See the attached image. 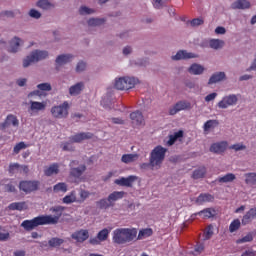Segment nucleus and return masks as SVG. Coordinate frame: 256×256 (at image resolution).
Returning <instances> with one entry per match:
<instances>
[{
	"label": "nucleus",
	"mask_w": 256,
	"mask_h": 256,
	"mask_svg": "<svg viewBox=\"0 0 256 256\" xmlns=\"http://www.w3.org/2000/svg\"><path fill=\"white\" fill-rule=\"evenodd\" d=\"M54 213H59L58 216H51V215H40L38 217H34L31 220H24L21 223V227L25 229V231H33L36 227L41 225H57L59 223V219L61 217V213L65 211V207L63 206H56L53 208Z\"/></svg>",
	"instance_id": "f257e3e1"
},
{
	"label": "nucleus",
	"mask_w": 256,
	"mask_h": 256,
	"mask_svg": "<svg viewBox=\"0 0 256 256\" xmlns=\"http://www.w3.org/2000/svg\"><path fill=\"white\" fill-rule=\"evenodd\" d=\"M137 239L136 228H117L112 233V241L116 245H127Z\"/></svg>",
	"instance_id": "f03ea898"
},
{
	"label": "nucleus",
	"mask_w": 256,
	"mask_h": 256,
	"mask_svg": "<svg viewBox=\"0 0 256 256\" xmlns=\"http://www.w3.org/2000/svg\"><path fill=\"white\" fill-rule=\"evenodd\" d=\"M165 155H167V148L158 145L150 152V167L152 169H161L163 161H165Z\"/></svg>",
	"instance_id": "7ed1b4c3"
},
{
	"label": "nucleus",
	"mask_w": 256,
	"mask_h": 256,
	"mask_svg": "<svg viewBox=\"0 0 256 256\" xmlns=\"http://www.w3.org/2000/svg\"><path fill=\"white\" fill-rule=\"evenodd\" d=\"M48 57L49 52L45 50H35L23 60V67L27 68L32 63H39V61H43V59H47Z\"/></svg>",
	"instance_id": "20e7f679"
},
{
	"label": "nucleus",
	"mask_w": 256,
	"mask_h": 256,
	"mask_svg": "<svg viewBox=\"0 0 256 256\" xmlns=\"http://www.w3.org/2000/svg\"><path fill=\"white\" fill-rule=\"evenodd\" d=\"M137 85V79L134 77H121L115 80L114 87L118 89V91H129V89H133Z\"/></svg>",
	"instance_id": "39448f33"
},
{
	"label": "nucleus",
	"mask_w": 256,
	"mask_h": 256,
	"mask_svg": "<svg viewBox=\"0 0 256 256\" xmlns=\"http://www.w3.org/2000/svg\"><path fill=\"white\" fill-rule=\"evenodd\" d=\"M69 102L64 101L58 106L51 108V115L54 119H67L69 117Z\"/></svg>",
	"instance_id": "423d86ee"
},
{
	"label": "nucleus",
	"mask_w": 256,
	"mask_h": 256,
	"mask_svg": "<svg viewBox=\"0 0 256 256\" xmlns=\"http://www.w3.org/2000/svg\"><path fill=\"white\" fill-rule=\"evenodd\" d=\"M39 185L40 183L37 180H22L19 183V189L26 195H29L30 193L39 191Z\"/></svg>",
	"instance_id": "0eeeda50"
},
{
	"label": "nucleus",
	"mask_w": 256,
	"mask_h": 256,
	"mask_svg": "<svg viewBox=\"0 0 256 256\" xmlns=\"http://www.w3.org/2000/svg\"><path fill=\"white\" fill-rule=\"evenodd\" d=\"M239 97H241L240 94H230L227 96H224L221 101L218 102L219 109H227L228 107H233L237 105V102L239 101Z\"/></svg>",
	"instance_id": "6e6552de"
},
{
	"label": "nucleus",
	"mask_w": 256,
	"mask_h": 256,
	"mask_svg": "<svg viewBox=\"0 0 256 256\" xmlns=\"http://www.w3.org/2000/svg\"><path fill=\"white\" fill-rule=\"evenodd\" d=\"M9 127H19V119L13 114H8L4 122L0 123V131H5Z\"/></svg>",
	"instance_id": "1a4fd4ad"
},
{
	"label": "nucleus",
	"mask_w": 256,
	"mask_h": 256,
	"mask_svg": "<svg viewBox=\"0 0 256 256\" xmlns=\"http://www.w3.org/2000/svg\"><path fill=\"white\" fill-rule=\"evenodd\" d=\"M191 109V103L187 101H179L169 109V115H177L179 111H187Z\"/></svg>",
	"instance_id": "9d476101"
},
{
	"label": "nucleus",
	"mask_w": 256,
	"mask_h": 256,
	"mask_svg": "<svg viewBox=\"0 0 256 256\" xmlns=\"http://www.w3.org/2000/svg\"><path fill=\"white\" fill-rule=\"evenodd\" d=\"M130 119L135 127H141V125H145V118L143 117V113L139 110L132 112L130 114Z\"/></svg>",
	"instance_id": "9b49d317"
},
{
	"label": "nucleus",
	"mask_w": 256,
	"mask_h": 256,
	"mask_svg": "<svg viewBox=\"0 0 256 256\" xmlns=\"http://www.w3.org/2000/svg\"><path fill=\"white\" fill-rule=\"evenodd\" d=\"M71 238L74 239V241H77V243H84V241L89 239V230H78L72 233Z\"/></svg>",
	"instance_id": "f8f14e48"
},
{
	"label": "nucleus",
	"mask_w": 256,
	"mask_h": 256,
	"mask_svg": "<svg viewBox=\"0 0 256 256\" xmlns=\"http://www.w3.org/2000/svg\"><path fill=\"white\" fill-rule=\"evenodd\" d=\"M137 179V176H128V177H121L114 181L115 185H119L120 187H133V182Z\"/></svg>",
	"instance_id": "ddd939ff"
},
{
	"label": "nucleus",
	"mask_w": 256,
	"mask_h": 256,
	"mask_svg": "<svg viewBox=\"0 0 256 256\" xmlns=\"http://www.w3.org/2000/svg\"><path fill=\"white\" fill-rule=\"evenodd\" d=\"M87 139H93V133L81 132L70 137V141H72V143H81V141H85Z\"/></svg>",
	"instance_id": "4468645a"
},
{
	"label": "nucleus",
	"mask_w": 256,
	"mask_h": 256,
	"mask_svg": "<svg viewBox=\"0 0 256 256\" xmlns=\"http://www.w3.org/2000/svg\"><path fill=\"white\" fill-rule=\"evenodd\" d=\"M197 58L196 54L187 52L186 50H180L176 55L172 56L173 61H181V59H195Z\"/></svg>",
	"instance_id": "2eb2a0df"
},
{
	"label": "nucleus",
	"mask_w": 256,
	"mask_h": 256,
	"mask_svg": "<svg viewBox=\"0 0 256 256\" xmlns=\"http://www.w3.org/2000/svg\"><path fill=\"white\" fill-rule=\"evenodd\" d=\"M227 141L214 143L210 146L211 153H224L227 150Z\"/></svg>",
	"instance_id": "dca6fc26"
},
{
	"label": "nucleus",
	"mask_w": 256,
	"mask_h": 256,
	"mask_svg": "<svg viewBox=\"0 0 256 256\" xmlns=\"http://www.w3.org/2000/svg\"><path fill=\"white\" fill-rule=\"evenodd\" d=\"M215 201V196L209 194V193H201L197 198H196V203L198 205H203V203H213Z\"/></svg>",
	"instance_id": "f3484780"
},
{
	"label": "nucleus",
	"mask_w": 256,
	"mask_h": 256,
	"mask_svg": "<svg viewBox=\"0 0 256 256\" xmlns=\"http://www.w3.org/2000/svg\"><path fill=\"white\" fill-rule=\"evenodd\" d=\"M254 219H256V207L251 208L249 212H246L241 220V223L242 225H249V223H251Z\"/></svg>",
	"instance_id": "a211bd4d"
},
{
	"label": "nucleus",
	"mask_w": 256,
	"mask_h": 256,
	"mask_svg": "<svg viewBox=\"0 0 256 256\" xmlns=\"http://www.w3.org/2000/svg\"><path fill=\"white\" fill-rule=\"evenodd\" d=\"M84 89H85V84L83 82H78L69 88V94L72 97H77V95H81V92Z\"/></svg>",
	"instance_id": "6ab92c4d"
},
{
	"label": "nucleus",
	"mask_w": 256,
	"mask_h": 256,
	"mask_svg": "<svg viewBox=\"0 0 256 256\" xmlns=\"http://www.w3.org/2000/svg\"><path fill=\"white\" fill-rule=\"evenodd\" d=\"M196 215H199V217H202V219H211L217 215V210H215V208H205L196 213Z\"/></svg>",
	"instance_id": "aec40b11"
},
{
	"label": "nucleus",
	"mask_w": 256,
	"mask_h": 256,
	"mask_svg": "<svg viewBox=\"0 0 256 256\" xmlns=\"http://www.w3.org/2000/svg\"><path fill=\"white\" fill-rule=\"evenodd\" d=\"M46 107H47V104H45V102H37V101L30 102V111H33L35 113H39V111H45Z\"/></svg>",
	"instance_id": "412c9836"
},
{
	"label": "nucleus",
	"mask_w": 256,
	"mask_h": 256,
	"mask_svg": "<svg viewBox=\"0 0 256 256\" xmlns=\"http://www.w3.org/2000/svg\"><path fill=\"white\" fill-rule=\"evenodd\" d=\"M44 175H46V177H51L52 175H59V164H51L48 168L44 170Z\"/></svg>",
	"instance_id": "4be33fe9"
},
{
	"label": "nucleus",
	"mask_w": 256,
	"mask_h": 256,
	"mask_svg": "<svg viewBox=\"0 0 256 256\" xmlns=\"http://www.w3.org/2000/svg\"><path fill=\"white\" fill-rule=\"evenodd\" d=\"M87 171V166L80 165L78 168H72L70 169V175L71 177H74L75 179H79L83 173Z\"/></svg>",
	"instance_id": "5701e85b"
},
{
	"label": "nucleus",
	"mask_w": 256,
	"mask_h": 256,
	"mask_svg": "<svg viewBox=\"0 0 256 256\" xmlns=\"http://www.w3.org/2000/svg\"><path fill=\"white\" fill-rule=\"evenodd\" d=\"M205 175H207V168L205 166H200L193 171L192 179H203Z\"/></svg>",
	"instance_id": "b1692460"
},
{
	"label": "nucleus",
	"mask_w": 256,
	"mask_h": 256,
	"mask_svg": "<svg viewBox=\"0 0 256 256\" xmlns=\"http://www.w3.org/2000/svg\"><path fill=\"white\" fill-rule=\"evenodd\" d=\"M21 43H23L21 39L14 37V39H12L10 42V48L8 51L10 53H17V51H19V47H21Z\"/></svg>",
	"instance_id": "393cba45"
},
{
	"label": "nucleus",
	"mask_w": 256,
	"mask_h": 256,
	"mask_svg": "<svg viewBox=\"0 0 256 256\" xmlns=\"http://www.w3.org/2000/svg\"><path fill=\"white\" fill-rule=\"evenodd\" d=\"M125 197L124 191H114L108 196L109 203H115V201H119V199H123Z\"/></svg>",
	"instance_id": "a878e982"
},
{
	"label": "nucleus",
	"mask_w": 256,
	"mask_h": 256,
	"mask_svg": "<svg viewBox=\"0 0 256 256\" xmlns=\"http://www.w3.org/2000/svg\"><path fill=\"white\" fill-rule=\"evenodd\" d=\"M139 159V154H123L121 157L122 163L129 165V163H134Z\"/></svg>",
	"instance_id": "bb28decb"
},
{
	"label": "nucleus",
	"mask_w": 256,
	"mask_h": 256,
	"mask_svg": "<svg viewBox=\"0 0 256 256\" xmlns=\"http://www.w3.org/2000/svg\"><path fill=\"white\" fill-rule=\"evenodd\" d=\"M71 59H73V55H71V54H62V55H59L56 58V64L57 65H65L67 63H70Z\"/></svg>",
	"instance_id": "cd10ccee"
},
{
	"label": "nucleus",
	"mask_w": 256,
	"mask_h": 256,
	"mask_svg": "<svg viewBox=\"0 0 256 256\" xmlns=\"http://www.w3.org/2000/svg\"><path fill=\"white\" fill-rule=\"evenodd\" d=\"M251 3L247 0H237L232 4V9H249Z\"/></svg>",
	"instance_id": "c85d7f7f"
},
{
	"label": "nucleus",
	"mask_w": 256,
	"mask_h": 256,
	"mask_svg": "<svg viewBox=\"0 0 256 256\" xmlns=\"http://www.w3.org/2000/svg\"><path fill=\"white\" fill-rule=\"evenodd\" d=\"M223 79H225V72H217L210 77L208 84L213 85V83H219Z\"/></svg>",
	"instance_id": "c756f323"
},
{
	"label": "nucleus",
	"mask_w": 256,
	"mask_h": 256,
	"mask_svg": "<svg viewBox=\"0 0 256 256\" xmlns=\"http://www.w3.org/2000/svg\"><path fill=\"white\" fill-rule=\"evenodd\" d=\"M62 202L65 205H71V203H77V194L75 191L70 192V194L66 195Z\"/></svg>",
	"instance_id": "7c9ffc66"
},
{
	"label": "nucleus",
	"mask_w": 256,
	"mask_h": 256,
	"mask_svg": "<svg viewBox=\"0 0 256 256\" xmlns=\"http://www.w3.org/2000/svg\"><path fill=\"white\" fill-rule=\"evenodd\" d=\"M188 71L191 75H201L205 71V68L199 64H192Z\"/></svg>",
	"instance_id": "2f4dec72"
},
{
	"label": "nucleus",
	"mask_w": 256,
	"mask_h": 256,
	"mask_svg": "<svg viewBox=\"0 0 256 256\" xmlns=\"http://www.w3.org/2000/svg\"><path fill=\"white\" fill-rule=\"evenodd\" d=\"M96 205H97L98 209H109V207H113L115 205V203L109 202V198H107V199L103 198V199L97 201Z\"/></svg>",
	"instance_id": "473e14b6"
},
{
	"label": "nucleus",
	"mask_w": 256,
	"mask_h": 256,
	"mask_svg": "<svg viewBox=\"0 0 256 256\" xmlns=\"http://www.w3.org/2000/svg\"><path fill=\"white\" fill-rule=\"evenodd\" d=\"M245 177L246 185H250V187H256V173H246Z\"/></svg>",
	"instance_id": "72a5a7b5"
},
{
	"label": "nucleus",
	"mask_w": 256,
	"mask_h": 256,
	"mask_svg": "<svg viewBox=\"0 0 256 256\" xmlns=\"http://www.w3.org/2000/svg\"><path fill=\"white\" fill-rule=\"evenodd\" d=\"M236 176L233 173H228L222 177L217 179L218 183H233L235 181Z\"/></svg>",
	"instance_id": "f704fd0d"
},
{
	"label": "nucleus",
	"mask_w": 256,
	"mask_h": 256,
	"mask_svg": "<svg viewBox=\"0 0 256 256\" xmlns=\"http://www.w3.org/2000/svg\"><path fill=\"white\" fill-rule=\"evenodd\" d=\"M209 45L211 47V49H223L224 45H225V41L220 40V39H211L209 41Z\"/></svg>",
	"instance_id": "c9c22d12"
},
{
	"label": "nucleus",
	"mask_w": 256,
	"mask_h": 256,
	"mask_svg": "<svg viewBox=\"0 0 256 256\" xmlns=\"http://www.w3.org/2000/svg\"><path fill=\"white\" fill-rule=\"evenodd\" d=\"M181 137H183V130H179L178 132H175L173 135L169 136L167 145L169 146L175 145V141H177V139H181Z\"/></svg>",
	"instance_id": "e433bc0d"
},
{
	"label": "nucleus",
	"mask_w": 256,
	"mask_h": 256,
	"mask_svg": "<svg viewBox=\"0 0 256 256\" xmlns=\"http://www.w3.org/2000/svg\"><path fill=\"white\" fill-rule=\"evenodd\" d=\"M8 208L10 211H23V209H26L25 202H13L8 206Z\"/></svg>",
	"instance_id": "4c0bfd02"
},
{
	"label": "nucleus",
	"mask_w": 256,
	"mask_h": 256,
	"mask_svg": "<svg viewBox=\"0 0 256 256\" xmlns=\"http://www.w3.org/2000/svg\"><path fill=\"white\" fill-rule=\"evenodd\" d=\"M109 233H111V230L104 228L98 232L97 239L99 241H107V239H109Z\"/></svg>",
	"instance_id": "58836bf2"
},
{
	"label": "nucleus",
	"mask_w": 256,
	"mask_h": 256,
	"mask_svg": "<svg viewBox=\"0 0 256 256\" xmlns=\"http://www.w3.org/2000/svg\"><path fill=\"white\" fill-rule=\"evenodd\" d=\"M54 193H67V185L65 182H59L53 187Z\"/></svg>",
	"instance_id": "ea45409f"
},
{
	"label": "nucleus",
	"mask_w": 256,
	"mask_h": 256,
	"mask_svg": "<svg viewBox=\"0 0 256 256\" xmlns=\"http://www.w3.org/2000/svg\"><path fill=\"white\" fill-rule=\"evenodd\" d=\"M151 235H153V229L151 228L142 229L138 233V239H145L147 237H151Z\"/></svg>",
	"instance_id": "a19ab883"
},
{
	"label": "nucleus",
	"mask_w": 256,
	"mask_h": 256,
	"mask_svg": "<svg viewBox=\"0 0 256 256\" xmlns=\"http://www.w3.org/2000/svg\"><path fill=\"white\" fill-rule=\"evenodd\" d=\"M241 228V220L235 219L230 223L229 231L230 233H235V231H239Z\"/></svg>",
	"instance_id": "79ce46f5"
},
{
	"label": "nucleus",
	"mask_w": 256,
	"mask_h": 256,
	"mask_svg": "<svg viewBox=\"0 0 256 256\" xmlns=\"http://www.w3.org/2000/svg\"><path fill=\"white\" fill-rule=\"evenodd\" d=\"M63 243H65V240H63L61 238H52L48 241V245L50 247H61V245H63Z\"/></svg>",
	"instance_id": "37998d69"
},
{
	"label": "nucleus",
	"mask_w": 256,
	"mask_h": 256,
	"mask_svg": "<svg viewBox=\"0 0 256 256\" xmlns=\"http://www.w3.org/2000/svg\"><path fill=\"white\" fill-rule=\"evenodd\" d=\"M251 241H253V232H250L246 234L244 237L236 240V243L238 245H241V243H251Z\"/></svg>",
	"instance_id": "c03bdc74"
},
{
	"label": "nucleus",
	"mask_w": 256,
	"mask_h": 256,
	"mask_svg": "<svg viewBox=\"0 0 256 256\" xmlns=\"http://www.w3.org/2000/svg\"><path fill=\"white\" fill-rule=\"evenodd\" d=\"M37 7H39L40 9H51V7H53V5L51 4V2H49V0H39L37 2Z\"/></svg>",
	"instance_id": "a18cd8bd"
},
{
	"label": "nucleus",
	"mask_w": 256,
	"mask_h": 256,
	"mask_svg": "<svg viewBox=\"0 0 256 256\" xmlns=\"http://www.w3.org/2000/svg\"><path fill=\"white\" fill-rule=\"evenodd\" d=\"M105 23V19L92 18L88 20V25L90 27H97L99 25H103Z\"/></svg>",
	"instance_id": "49530a36"
},
{
	"label": "nucleus",
	"mask_w": 256,
	"mask_h": 256,
	"mask_svg": "<svg viewBox=\"0 0 256 256\" xmlns=\"http://www.w3.org/2000/svg\"><path fill=\"white\" fill-rule=\"evenodd\" d=\"M22 149H27V144L25 142H19L14 146L13 153L15 155H19L21 153Z\"/></svg>",
	"instance_id": "de8ad7c7"
},
{
	"label": "nucleus",
	"mask_w": 256,
	"mask_h": 256,
	"mask_svg": "<svg viewBox=\"0 0 256 256\" xmlns=\"http://www.w3.org/2000/svg\"><path fill=\"white\" fill-rule=\"evenodd\" d=\"M217 124H218L217 120L206 121L204 124V131H209V129H213V127H215V125Z\"/></svg>",
	"instance_id": "09e8293b"
},
{
	"label": "nucleus",
	"mask_w": 256,
	"mask_h": 256,
	"mask_svg": "<svg viewBox=\"0 0 256 256\" xmlns=\"http://www.w3.org/2000/svg\"><path fill=\"white\" fill-rule=\"evenodd\" d=\"M80 15H91V13H95V10L88 8L87 6H82L79 9Z\"/></svg>",
	"instance_id": "8fccbe9b"
},
{
	"label": "nucleus",
	"mask_w": 256,
	"mask_h": 256,
	"mask_svg": "<svg viewBox=\"0 0 256 256\" xmlns=\"http://www.w3.org/2000/svg\"><path fill=\"white\" fill-rule=\"evenodd\" d=\"M19 169H21V164H19V163H11L9 165L8 171H9V173L14 174L15 171H19Z\"/></svg>",
	"instance_id": "3c124183"
},
{
	"label": "nucleus",
	"mask_w": 256,
	"mask_h": 256,
	"mask_svg": "<svg viewBox=\"0 0 256 256\" xmlns=\"http://www.w3.org/2000/svg\"><path fill=\"white\" fill-rule=\"evenodd\" d=\"M37 89L40 91H51L52 87L49 83H41L37 85Z\"/></svg>",
	"instance_id": "603ef678"
},
{
	"label": "nucleus",
	"mask_w": 256,
	"mask_h": 256,
	"mask_svg": "<svg viewBox=\"0 0 256 256\" xmlns=\"http://www.w3.org/2000/svg\"><path fill=\"white\" fill-rule=\"evenodd\" d=\"M203 23H205V21L203 20V18H194L191 22L190 25L192 27H199V25H203Z\"/></svg>",
	"instance_id": "864d4df0"
},
{
	"label": "nucleus",
	"mask_w": 256,
	"mask_h": 256,
	"mask_svg": "<svg viewBox=\"0 0 256 256\" xmlns=\"http://www.w3.org/2000/svg\"><path fill=\"white\" fill-rule=\"evenodd\" d=\"M79 195H80V202L83 203V201H85L86 199H88V197H89L91 194L89 193V191H86V190L81 189L80 192H79Z\"/></svg>",
	"instance_id": "5fc2aeb1"
},
{
	"label": "nucleus",
	"mask_w": 256,
	"mask_h": 256,
	"mask_svg": "<svg viewBox=\"0 0 256 256\" xmlns=\"http://www.w3.org/2000/svg\"><path fill=\"white\" fill-rule=\"evenodd\" d=\"M229 149H233L234 151H245V149H247V146L238 143L230 146Z\"/></svg>",
	"instance_id": "6e6d98bb"
},
{
	"label": "nucleus",
	"mask_w": 256,
	"mask_h": 256,
	"mask_svg": "<svg viewBox=\"0 0 256 256\" xmlns=\"http://www.w3.org/2000/svg\"><path fill=\"white\" fill-rule=\"evenodd\" d=\"M29 15L33 19H41V12L37 11L36 9H31L29 11Z\"/></svg>",
	"instance_id": "4d7b16f0"
},
{
	"label": "nucleus",
	"mask_w": 256,
	"mask_h": 256,
	"mask_svg": "<svg viewBox=\"0 0 256 256\" xmlns=\"http://www.w3.org/2000/svg\"><path fill=\"white\" fill-rule=\"evenodd\" d=\"M86 67H87V64L85 62H83V61L78 62L77 66H76L77 73H81V71H85Z\"/></svg>",
	"instance_id": "13d9d810"
},
{
	"label": "nucleus",
	"mask_w": 256,
	"mask_h": 256,
	"mask_svg": "<svg viewBox=\"0 0 256 256\" xmlns=\"http://www.w3.org/2000/svg\"><path fill=\"white\" fill-rule=\"evenodd\" d=\"M62 149L63 151H75V147H73V145H71L69 142L62 144Z\"/></svg>",
	"instance_id": "bf43d9fd"
},
{
	"label": "nucleus",
	"mask_w": 256,
	"mask_h": 256,
	"mask_svg": "<svg viewBox=\"0 0 256 256\" xmlns=\"http://www.w3.org/2000/svg\"><path fill=\"white\" fill-rule=\"evenodd\" d=\"M4 189H5V191H7V193H15V191H17L15 189V185H13L12 183L6 184L4 186Z\"/></svg>",
	"instance_id": "052dcab7"
},
{
	"label": "nucleus",
	"mask_w": 256,
	"mask_h": 256,
	"mask_svg": "<svg viewBox=\"0 0 256 256\" xmlns=\"http://www.w3.org/2000/svg\"><path fill=\"white\" fill-rule=\"evenodd\" d=\"M215 33H216L217 35H225V33H227V30H226L225 27H223V26H218V27H216V29H215Z\"/></svg>",
	"instance_id": "680f3d73"
},
{
	"label": "nucleus",
	"mask_w": 256,
	"mask_h": 256,
	"mask_svg": "<svg viewBox=\"0 0 256 256\" xmlns=\"http://www.w3.org/2000/svg\"><path fill=\"white\" fill-rule=\"evenodd\" d=\"M216 97H217V93L213 92L211 94H208L205 97V101H206V103H209L210 101H214V99H216Z\"/></svg>",
	"instance_id": "e2e57ef3"
},
{
	"label": "nucleus",
	"mask_w": 256,
	"mask_h": 256,
	"mask_svg": "<svg viewBox=\"0 0 256 256\" xmlns=\"http://www.w3.org/2000/svg\"><path fill=\"white\" fill-rule=\"evenodd\" d=\"M241 256H256V251L253 249L245 250Z\"/></svg>",
	"instance_id": "0e129e2a"
},
{
	"label": "nucleus",
	"mask_w": 256,
	"mask_h": 256,
	"mask_svg": "<svg viewBox=\"0 0 256 256\" xmlns=\"http://www.w3.org/2000/svg\"><path fill=\"white\" fill-rule=\"evenodd\" d=\"M152 3L155 9H161L163 7V0H153Z\"/></svg>",
	"instance_id": "69168bd1"
},
{
	"label": "nucleus",
	"mask_w": 256,
	"mask_h": 256,
	"mask_svg": "<svg viewBox=\"0 0 256 256\" xmlns=\"http://www.w3.org/2000/svg\"><path fill=\"white\" fill-rule=\"evenodd\" d=\"M205 249V246L203 245V244H197L196 246H195V249H194V251H195V253H203V250Z\"/></svg>",
	"instance_id": "338daca9"
},
{
	"label": "nucleus",
	"mask_w": 256,
	"mask_h": 256,
	"mask_svg": "<svg viewBox=\"0 0 256 256\" xmlns=\"http://www.w3.org/2000/svg\"><path fill=\"white\" fill-rule=\"evenodd\" d=\"M9 237H10L9 232H6V233L0 232V241H8Z\"/></svg>",
	"instance_id": "774afa93"
}]
</instances>
